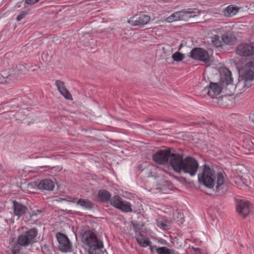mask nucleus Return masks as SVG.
<instances>
[{"label":"nucleus","instance_id":"obj_31","mask_svg":"<svg viewBox=\"0 0 254 254\" xmlns=\"http://www.w3.org/2000/svg\"><path fill=\"white\" fill-rule=\"evenodd\" d=\"M154 250H156V252L158 254H174L175 252L174 250H170L166 247H158L154 248Z\"/></svg>","mask_w":254,"mask_h":254},{"label":"nucleus","instance_id":"obj_9","mask_svg":"<svg viewBox=\"0 0 254 254\" xmlns=\"http://www.w3.org/2000/svg\"><path fill=\"white\" fill-rule=\"evenodd\" d=\"M190 57L193 60L207 63L209 56L207 51L201 48H193L190 53Z\"/></svg>","mask_w":254,"mask_h":254},{"label":"nucleus","instance_id":"obj_38","mask_svg":"<svg viewBox=\"0 0 254 254\" xmlns=\"http://www.w3.org/2000/svg\"><path fill=\"white\" fill-rule=\"evenodd\" d=\"M27 14V12L26 11H23L21 13L18 15L16 17V20L17 21H20L23 18H24L26 15Z\"/></svg>","mask_w":254,"mask_h":254},{"label":"nucleus","instance_id":"obj_32","mask_svg":"<svg viewBox=\"0 0 254 254\" xmlns=\"http://www.w3.org/2000/svg\"><path fill=\"white\" fill-rule=\"evenodd\" d=\"M10 251L12 254H19L20 250V246L17 242H15L13 240L10 243Z\"/></svg>","mask_w":254,"mask_h":254},{"label":"nucleus","instance_id":"obj_15","mask_svg":"<svg viewBox=\"0 0 254 254\" xmlns=\"http://www.w3.org/2000/svg\"><path fill=\"white\" fill-rule=\"evenodd\" d=\"M221 39L224 45L231 46L235 44L237 38L233 32L228 31L222 34Z\"/></svg>","mask_w":254,"mask_h":254},{"label":"nucleus","instance_id":"obj_45","mask_svg":"<svg viewBox=\"0 0 254 254\" xmlns=\"http://www.w3.org/2000/svg\"><path fill=\"white\" fill-rule=\"evenodd\" d=\"M178 215H179L180 216V218H181V220L180 221V223L182 224L183 222L184 221V218L182 216L183 215H182L181 213H178Z\"/></svg>","mask_w":254,"mask_h":254},{"label":"nucleus","instance_id":"obj_11","mask_svg":"<svg viewBox=\"0 0 254 254\" xmlns=\"http://www.w3.org/2000/svg\"><path fill=\"white\" fill-rule=\"evenodd\" d=\"M253 205L249 201H241L237 205V211L239 214L245 218L253 211Z\"/></svg>","mask_w":254,"mask_h":254},{"label":"nucleus","instance_id":"obj_44","mask_svg":"<svg viewBox=\"0 0 254 254\" xmlns=\"http://www.w3.org/2000/svg\"><path fill=\"white\" fill-rule=\"evenodd\" d=\"M247 66L248 67H253L254 66V63L253 62H248L247 64Z\"/></svg>","mask_w":254,"mask_h":254},{"label":"nucleus","instance_id":"obj_43","mask_svg":"<svg viewBox=\"0 0 254 254\" xmlns=\"http://www.w3.org/2000/svg\"><path fill=\"white\" fill-rule=\"evenodd\" d=\"M166 21L168 22H172L175 21V20H174V17H172V15H171L167 18Z\"/></svg>","mask_w":254,"mask_h":254},{"label":"nucleus","instance_id":"obj_47","mask_svg":"<svg viewBox=\"0 0 254 254\" xmlns=\"http://www.w3.org/2000/svg\"><path fill=\"white\" fill-rule=\"evenodd\" d=\"M160 242L161 243H162V244H164V243H165V242H164V241H163V242Z\"/></svg>","mask_w":254,"mask_h":254},{"label":"nucleus","instance_id":"obj_50","mask_svg":"<svg viewBox=\"0 0 254 254\" xmlns=\"http://www.w3.org/2000/svg\"><path fill=\"white\" fill-rule=\"evenodd\" d=\"M174 239H176V238H177V237L175 236V237H174Z\"/></svg>","mask_w":254,"mask_h":254},{"label":"nucleus","instance_id":"obj_4","mask_svg":"<svg viewBox=\"0 0 254 254\" xmlns=\"http://www.w3.org/2000/svg\"><path fill=\"white\" fill-rule=\"evenodd\" d=\"M83 241L89 248L90 254H105L106 253L103 242L100 239H84Z\"/></svg>","mask_w":254,"mask_h":254},{"label":"nucleus","instance_id":"obj_10","mask_svg":"<svg viewBox=\"0 0 254 254\" xmlns=\"http://www.w3.org/2000/svg\"><path fill=\"white\" fill-rule=\"evenodd\" d=\"M150 20V17L146 14L135 15L127 20V22L133 26H137L143 27Z\"/></svg>","mask_w":254,"mask_h":254},{"label":"nucleus","instance_id":"obj_6","mask_svg":"<svg viewBox=\"0 0 254 254\" xmlns=\"http://www.w3.org/2000/svg\"><path fill=\"white\" fill-rule=\"evenodd\" d=\"M200 11L197 8H188L174 12L172 14V17H174L175 21H186L189 18L198 15Z\"/></svg>","mask_w":254,"mask_h":254},{"label":"nucleus","instance_id":"obj_29","mask_svg":"<svg viewBox=\"0 0 254 254\" xmlns=\"http://www.w3.org/2000/svg\"><path fill=\"white\" fill-rule=\"evenodd\" d=\"M136 240L140 246L142 247L149 246L151 252H153L154 248H156V246L151 245V243L149 239H136Z\"/></svg>","mask_w":254,"mask_h":254},{"label":"nucleus","instance_id":"obj_3","mask_svg":"<svg viewBox=\"0 0 254 254\" xmlns=\"http://www.w3.org/2000/svg\"><path fill=\"white\" fill-rule=\"evenodd\" d=\"M184 161L183 154L178 153L173 149L169 163L175 172L178 173L181 172Z\"/></svg>","mask_w":254,"mask_h":254},{"label":"nucleus","instance_id":"obj_7","mask_svg":"<svg viewBox=\"0 0 254 254\" xmlns=\"http://www.w3.org/2000/svg\"><path fill=\"white\" fill-rule=\"evenodd\" d=\"M236 53L240 56L252 58L254 55V42L239 44L236 48Z\"/></svg>","mask_w":254,"mask_h":254},{"label":"nucleus","instance_id":"obj_12","mask_svg":"<svg viewBox=\"0 0 254 254\" xmlns=\"http://www.w3.org/2000/svg\"><path fill=\"white\" fill-rule=\"evenodd\" d=\"M223 88L221 85L220 86L217 83L210 82L209 85L203 89V92L206 93L212 98H214L221 92Z\"/></svg>","mask_w":254,"mask_h":254},{"label":"nucleus","instance_id":"obj_42","mask_svg":"<svg viewBox=\"0 0 254 254\" xmlns=\"http://www.w3.org/2000/svg\"><path fill=\"white\" fill-rule=\"evenodd\" d=\"M63 200L69 201V202H73V199L75 198H73L70 196H67L65 198H61Z\"/></svg>","mask_w":254,"mask_h":254},{"label":"nucleus","instance_id":"obj_24","mask_svg":"<svg viewBox=\"0 0 254 254\" xmlns=\"http://www.w3.org/2000/svg\"><path fill=\"white\" fill-rule=\"evenodd\" d=\"M37 234V229L33 228L26 231L24 235H19L17 238H35Z\"/></svg>","mask_w":254,"mask_h":254},{"label":"nucleus","instance_id":"obj_16","mask_svg":"<svg viewBox=\"0 0 254 254\" xmlns=\"http://www.w3.org/2000/svg\"><path fill=\"white\" fill-rule=\"evenodd\" d=\"M37 187L41 190L52 191L55 187V183L50 179H43L40 181Z\"/></svg>","mask_w":254,"mask_h":254},{"label":"nucleus","instance_id":"obj_28","mask_svg":"<svg viewBox=\"0 0 254 254\" xmlns=\"http://www.w3.org/2000/svg\"><path fill=\"white\" fill-rule=\"evenodd\" d=\"M15 76L13 74L6 75L4 73L0 78V84H7L10 82V81H14Z\"/></svg>","mask_w":254,"mask_h":254},{"label":"nucleus","instance_id":"obj_48","mask_svg":"<svg viewBox=\"0 0 254 254\" xmlns=\"http://www.w3.org/2000/svg\"><path fill=\"white\" fill-rule=\"evenodd\" d=\"M182 45L181 44V45H180V46L179 50L180 49L181 47H182Z\"/></svg>","mask_w":254,"mask_h":254},{"label":"nucleus","instance_id":"obj_21","mask_svg":"<svg viewBox=\"0 0 254 254\" xmlns=\"http://www.w3.org/2000/svg\"><path fill=\"white\" fill-rule=\"evenodd\" d=\"M97 198L101 202L106 203L112 199L111 194L106 190H100L98 192Z\"/></svg>","mask_w":254,"mask_h":254},{"label":"nucleus","instance_id":"obj_39","mask_svg":"<svg viewBox=\"0 0 254 254\" xmlns=\"http://www.w3.org/2000/svg\"><path fill=\"white\" fill-rule=\"evenodd\" d=\"M24 221L25 222H30L31 221H33V219L32 218V216L31 215V214L30 212H29L27 214H26L24 217Z\"/></svg>","mask_w":254,"mask_h":254},{"label":"nucleus","instance_id":"obj_19","mask_svg":"<svg viewBox=\"0 0 254 254\" xmlns=\"http://www.w3.org/2000/svg\"><path fill=\"white\" fill-rule=\"evenodd\" d=\"M81 238H98L96 231L94 229L85 227L80 232Z\"/></svg>","mask_w":254,"mask_h":254},{"label":"nucleus","instance_id":"obj_36","mask_svg":"<svg viewBox=\"0 0 254 254\" xmlns=\"http://www.w3.org/2000/svg\"><path fill=\"white\" fill-rule=\"evenodd\" d=\"M133 227L135 231L136 235L138 236H140L141 238H146L140 232V224L137 223H132Z\"/></svg>","mask_w":254,"mask_h":254},{"label":"nucleus","instance_id":"obj_13","mask_svg":"<svg viewBox=\"0 0 254 254\" xmlns=\"http://www.w3.org/2000/svg\"><path fill=\"white\" fill-rule=\"evenodd\" d=\"M233 79L231 71L227 68L223 69L220 73V85L221 87L233 85Z\"/></svg>","mask_w":254,"mask_h":254},{"label":"nucleus","instance_id":"obj_37","mask_svg":"<svg viewBox=\"0 0 254 254\" xmlns=\"http://www.w3.org/2000/svg\"><path fill=\"white\" fill-rule=\"evenodd\" d=\"M43 212V210L36 209V210H32L30 212L32 218L33 219V221L36 220L38 219V217L40 216L41 213Z\"/></svg>","mask_w":254,"mask_h":254},{"label":"nucleus","instance_id":"obj_26","mask_svg":"<svg viewBox=\"0 0 254 254\" xmlns=\"http://www.w3.org/2000/svg\"><path fill=\"white\" fill-rule=\"evenodd\" d=\"M156 225L163 230H169L170 228V223L168 220L161 219L156 220Z\"/></svg>","mask_w":254,"mask_h":254},{"label":"nucleus","instance_id":"obj_33","mask_svg":"<svg viewBox=\"0 0 254 254\" xmlns=\"http://www.w3.org/2000/svg\"><path fill=\"white\" fill-rule=\"evenodd\" d=\"M212 44L216 47H221L223 46V41L220 39L219 36L215 35L211 37Z\"/></svg>","mask_w":254,"mask_h":254},{"label":"nucleus","instance_id":"obj_23","mask_svg":"<svg viewBox=\"0 0 254 254\" xmlns=\"http://www.w3.org/2000/svg\"><path fill=\"white\" fill-rule=\"evenodd\" d=\"M239 9L240 8L237 6L230 5L225 9L224 13L225 15L227 16L232 17L236 14L238 12Z\"/></svg>","mask_w":254,"mask_h":254},{"label":"nucleus","instance_id":"obj_20","mask_svg":"<svg viewBox=\"0 0 254 254\" xmlns=\"http://www.w3.org/2000/svg\"><path fill=\"white\" fill-rule=\"evenodd\" d=\"M254 79V72L251 69L246 70L242 75V79L244 80L245 86L250 87L252 84L250 83Z\"/></svg>","mask_w":254,"mask_h":254},{"label":"nucleus","instance_id":"obj_40","mask_svg":"<svg viewBox=\"0 0 254 254\" xmlns=\"http://www.w3.org/2000/svg\"><path fill=\"white\" fill-rule=\"evenodd\" d=\"M56 238H68V237L63 233L58 232L56 234Z\"/></svg>","mask_w":254,"mask_h":254},{"label":"nucleus","instance_id":"obj_5","mask_svg":"<svg viewBox=\"0 0 254 254\" xmlns=\"http://www.w3.org/2000/svg\"><path fill=\"white\" fill-rule=\"evenodd\" d=\"M173 150V149L171 148L160 149L152 155V160L158 164H168Z\"/></svg>","mask_w":254,"mask_h":254},{"label":"nucleus","instance_id":"obj_41","mask_svg":"<svg viewBox=\"0 0 254 254\" xmlns=\"http://www.w3.org/2000/svg\"><path fill=\"white\" fill-rule=\"evenodd\" d=\"M39 0H25V3L26 4L32 5L39 1Z\"/></svg>","mask_w":254,"mask_h":254},{"label":"nucleus","instance_id":"obj_8","mask_svg":"<svg viewBox=\"0 0 254 254\" xmlns=\"http://www.w3.org/2000/svg\"><path fill=\"white\" fill-rule=\"evenodd\" d=\"M111 204L114 207L125 212L132 211L131 204L129 202L123 200L119 195H115L111 200Z\"/></svg>","mask_w":254,"mask_h":254},{"label":"nucleus","instance_id":"obj_34","mask_svg":"<svg viewBox=\"0 0 254 254\" xmlns=\"http://www.w3.org/2000/svg\"><path fill=\"white\" fill-rule=\"evenodd\" d=\"M172 58L174 61L180 62L184 59L185 55L181 53L176 52L172 55Z\"/></svg>","mask_w":254,"mask_h":254},{"label":"nucleus","instance_id":"obj_22","mask_svg":"<svg viewBox=\"0 0 254 254\" xmlns=\"http://www.w3.org/2000/svg\"><path fill=\"white\" fill-rule=\"evenodd\" d=\"M217 103L222 108H229L232 103V101L228 96H220L218 98Z\"/></svg>","mask_w":254,"mask_h":254},{"label":"nucleus","instance_id":"obj_25","mask_svg":"<svg viewBox=\"0 0 254 254\" xmlns=\"http://www.w3.org/2000/svg\"><path fill=\"white\" fill-rule=\"evenodd\" d=\"M76 204L80 205L81 207L87 209H91L94 207V204L89 200L80 198L76 202Z\"/></svg>","mask_w":254,"mask_h":254},{"label":"nucleus","instance_id":"obj_17","mask_svg":"<svg viewBox=\"0 0 254 254\" xmlns=\"http://www.w3.org/2000/svg\"><path fill=\"white\" fill-rule=\"evenodd\" d=\"M56 85L60 93L66 99L72 100V97L70 92L66 89L63 81L58 80Z\"/></svg>","mask_w":254,"mask_h":254},{"label":"nucleus","instance_id":"obj_14","mask_svg":"<svg viewBox=\"0 0 254 254\" xmlns=\"http://www.w3.org/2000/svg\"><path fill=\"white\" fill-rule=\"evenodd\" d=\"M14 214L18 217H21L28 211L27 207L21 202L16 200H12Z\"/></svg>","mask_w":254,"mask_h":254},{"label":"nucleus","instance_id":"obj_27","mask_svg":"<svg viewBox=\"0 0 254 254\" xmlns=\"http://www.w3.org/2000/svg\"><path fill=\"white\" fill-rule=\"evenodd\" d=\"M149 177H154V178L156 180V182L158 186H162L163 185V183H167L168 181L166 180V177L162 174H152V172H150L148 175Z\"/></svg>","mask_w":254,"mask_h":254},{"label":"nucleus","instance_id":"obj_49","mask_svg":"<svg viewBox=\"0 0 254 254\" xmlns=\"http://www.w3.org/2000/svg\"><path fill=\"white\" fill-rule=\"evenodd\" d=\"M2 106V105H1V106ZM2 108H3V107H1L0 108V110Z\"/></svg>","mask_w":254,"mask_h":254},{"label":"nucleus","instance_id":"obj_35","mask_svg":"<svg viewBox=\"0 0 254 254\" xmlns=\"http://www.w3.org/2000/svg\"><path fill=\"white\" fill-rule=\"evenodd\" d=\"M32 239H17V243L20 246H27L32 242Z\"/></svg>","mask_w":254,"mask_h":254},{"label":"nucleus","instance_id":"obj_30","mask_svg":"<svg viewBox=\"0 0 254 254\" xmlns=\"http://www.w3.org/2000/svg\"><path fill=\"white\" fill-rule=\"evenodd\" d=\"M27 68L23 64H16L13 68V71L15 74L19 75L25 73L27 71Z\"/></svg>","mask_w":254,"mask_h":254},{"label":"nucleus","instance_id":"obj_1","mask_svg":"<svg viewBox=\"0 0 254 254\" xmlns=\"http://www.w3.org/2000/svg\"><path fill=\"white\" fill-rule=\"evenodd\" d=\"M202 172L197 175L198 182L208 189L213 188L216 183V192L218 195L224 192V177L222 173H219L217 177L215 171L208 165H203Z\"/></svg>","mask_w":254,"mask_h":254},{"label":"nucleus","instance_id":"obj_46","mask_svg":"<svg viewBox=\"0 0 254 254\" xmlns=\"http://www.w3.org/2000/svg\"><path fill=\"white\" fill-rule=\"evenodd\" d=\"M251 143L253 144L254 146H253L252 147H254V141H252Z\"/></svg>","mask_w":254,"mask_h":254},{"label":"nucleus","instance_id":"obj_18","mask_svg":"<svg viewBox=\"0 0 254 254\" xmlns=\"http://www.w3.org/2000/svg\"><path fill=\"white\" fill-rule=\"evenodd\" d=\"M59 243V250L63 252H70L72 248L71 243L69 239H57Z\"/></svg>","mask_w":254,"mask_h":254},{"label":"nucleus","instance_id":"obj_2","mask_svg":"<svg viewBox=\"0 0 254 254\" xmlns=\"http://www.w3.org/2000/svg\"><path fill=\"white\" fill-rule=\"evenodd\" d=\"M199 167L198 161L191 156L185 158V161L181 169V172L189 174L190 176H195Z\"/></svg>","mask_w":254,"mask_h":254}]
</instances>
